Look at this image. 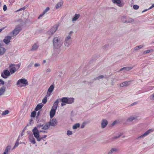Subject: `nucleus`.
Returning <instances> with one entry per match:
<instances>
[{
  "label": "nucleus",
  "instance_id": "nucleus-18",
  "mask_svg": "<svg viewBox=\"0 0 154 154\" xmlns=\"http://www.w3.org/2000/svg\"><path fill=\"white\" fill-rule=\"evenodd\" d=\"M2 46V45L0 44V55H3L6 51L5 49Z\"/></svg>",
  "mask_w": 154,
  "mask_h": 154
},
{
  "label": "nucleus",
  "instance_id": "nucleus-52",
  "mask_svg": "<svg viewBox=\"0 0 154 154\" xmlns=\"http://www.w3.org/2000/svg\"><path fill=\"white\" fill-rule=\"evenodd\" d=\"M137 46L138 47L139 49L142 48L143 47V46L142 45H140Z\"/></svg>",
  "mask_w": 154,
  "mask_h": 154
},
{
  "label": "nucleus",
  "instance_id": "nucleus-39",
  "mask_svg": "<svg viewBox=\"0 0 154 154\" xmlns=\"http://www.w3.org/2000/svg\"><path fill=\"white\" fill-rule=\"evenodd\" d=\"M139 6L137 5H134L133 6V8L134 9L137 10L139 8Z\"/></svg>",
  "mask_w": 154,
  "mask_h": 154
},
{
  "label": "nucleus",
  "instance_id": "nucleus-50",
  "mask_svg": "<svg viewBox=\"0 0 154 154\" xmlns=\"http://www.w3.org/2000/svg\"><path fill=\"white\" fill-rule=\"evenodd\" d=\"M47 135H44V136L43 137H39V139H41V140H42L43 139V138H45L46 137H47Z\"/></svg>",
  "mask_w": 154,
  "mask_h": 154
},
{
  "label": "nucleus",
  "instance_id": "nucleus-45",
  "mask_svg": "<svg viewBox=\"0 0 154 154\" xmlns=\"http://www.w3.org/2000/svg\"><path fill=\"white\" fill-rule=\"evenodd\" d=\"M40 66V64L39 63H35L34 65L35 67L36 68Z\"/></svg>",
  "mask_w": 154,
  "mask_h": 154
},
{
  "label": "nucleus",
  "instance_id": "nucleus-8",
  "mask_svg": "<svg viewBox=\"0 0 154 154\" xmlns=\"http://www.w3.org/2000/svg\"><path fill=\"white\" fill-rule=\"evenodd\" d=\"M22 84H25V85H28V82L26 79H21L19 80L17 82V85H19L20 87H22Z\"/></svg>",
  "mask_w": 154,
  "mask_h": 154
},
{
  "label": "nucleus",
  "instance_id": "nucleus-44",
  "mask_svg": "<svg viewBox=\"0 0 154 154\" xmlns=\"http://www.w3.org/2000/svg\"><path fill=\"white\" fill-rule=\"evenodd\" d=\"M109 45L108 44H106L103 47V48L104 49H107L109 48Z\"/></svg>",
  "mask_w": 154,
  "mask_h": 154
},
{
  "label": "nucleus",
  "instance_id": "nucleus-51",
  "mask_svg": "<svg viewBox=\"0 0 154 154\" xmlns=\"http://www.w3.org/2000/svg\"><path fill=\"white\" fill-rule=\"evenodd\" d=\"M33 65V63H30L28 66V68L31 67Z\"/></svg>",
  "mask_w": 154,
  "mask_h": 154
},
{
  "label": "nucleus",
  "instance_id": "nucleus-46",
  "mask_svg": "<svg viewBox=\"0 0 154 154\" xmlns=\"http://www.w3.org/2000/svg\"><path fill=\"white\" fill-rule=\"evenodd\" d=\"M51 92H48V91L47 93V94L45 97H47H47H49L51 95Z\"/></svg>",
  "mask_w": 154,
  "mask_h": 154
},
{
  "label": "nucleus",
  "instance_id": "nucleus-27",
  "mask_svg": "<svg viewBox=\"0 0 154 154\" xmlns=\"http://www.w3.org/2000/svg\"><path fill=\"white\" fill-rule=\"evenodd\" d=\"M5 91V88L2 87L0 88V96L3 94Z\"/></svg>",
  "mask_w": 154,
  "mask_h": 154
},
{
  "label": "nucleus",
  "instance_id": "nucleus-55",
  "mask_svg": "<svg viewBox=\"0 0 154 154\" xmlns=\"http://www.w3.org/2000/svg\"><path fill=\"white\" fill-rule=\"evenodd\" d=\"M51 69L49 68H48L46 70V72H51Z\"/></svg>",
  "mask_w": 154,
  "mask_h": 154
},
{
  "label": "nucleus",
  "instance_id": "nucleus-26",
  "mask_svg": "<svg viewBox=\"0 0 154 154\" xmlns=\"http://www.w3.org/2000/svg\"><path fill=\"white\" fill-rule=\"evenodd\" d=\"M63 2L61 1L58 3L55 6V8L57 9L60 8L63 5Z\"/></svg>",
  "mask_w": 154,
  "mask_h": 154
},
{
  "label": "nucleus",
  "instance_id": "nucleus-29",
  "mask_svg": "<svg viewBox=\"0 0 154 154\" xmlns=\"http://www.w3.org/2000/svg\"><path fill=\"white\" fill-rule=\"evenodd\" d=\"M80 16V15L79 14H76L72 19V21L73 22H74L76 21L79 17Z\"/></svg>",
  "mask_w": 154,
  "mask_h": 154
},
{
  "label": "nucleus",
  "instance_id": "nucleus-25",
  "mask_svg": "<svg viewBox=\"0 0 154 154\" xmlns=\"http://www.w3.org/2000/svg\"><path fill=\"white\" fill-rule=\"evenodd\" d=\"M29 140L33 144H35L36 143L35 139L32 135L29 136Z\"/></svg>",
  "mask_w": 154,
  "mask_h": 154
},
{
  "label": "nucleus",
  "instance_id": "nucleus-63",
  "mask_svg": "<svg viewBox=\"0 0 154 154\" xmlns=\"http://www.w3.org/2000/svg\"><path fill=\"white\" fill-rule=\"evenodd\" d=\"M148 10H149V9H146V10H144L143 11H142V13H143V12H145V11H147Z\"/></svg>",
  "mask_w": 154,
  "mask_h": 154
},
{
  "label": "nucleus",
  "instance_id": "nucleus-41",
  "mask_svg": "<svg viewBox=\"0 0 154 154\" xmlns=\"http://www.w3.org/2000/svg\"><path fill=\"white\" fill-rule=\"evenodd\" d=\"M133 50H134V52H135L139 50V49L138 47L137 46H136L135 47Z\"/></svg>",
  "mask_w": 154,
  "mask_h": 154
},
{
  "label": "nucleus",
  "instance_id": "nucleus-20",
  "mask_svg": "<svg viewBox=\"0 0 154 154\" xmlns=\"http://www.w3.org/2000/svg\"><path fill=\"white\" fill-rule=\"evenodd\" d=\"M49 9L50 8L49 7H47L46 8V9L42 13L39 15L38 18L39 19L41 17H42L46 12L49 11Z\"/></svg>",
  "mask_w": 154,
  "mask_h": 154
},
{
  "label": "nucleus",
  "instance_id": "nucleus-36",
  "mask_svg": "<svg viewBox=\"0 0 154 154\" xmlns=\"http://www.w3.org/2000/svg\"><path fill=\"white\" fill-rule=\"evenodd\" d=\"M36 115V112H35L34 111L32 112L31 114V117H35Z\"/></svg>",
  "mask_w": 154,
  "mask_h": 154
},
{
  "label": "nucleus",
  "instance_id": "nucleus-42",
  "mask_svg": "<svg viewBox=\"0 0 154 154\" xmlns=\"http://www.w3.org/2000/svg\"><path fill=\"white\" fill-rule=\"evenodd\" d=\"M151 52V50H146V51H144L143 52V53L144 54H147L148 53H149L150 52Z\"/></svg>",
  "mask_w": 154,
  "mask_h": 154
},
{
  "label": "nucleus",
  "instance_id": "nucleus-7",
  "mask_svg": "<svg viewBox=\"0 0 154 154\" xmlns=\"http://www.w3.org/2000/svg\"><path fill=\"white\" fill-rule=\"evenodd\" d=\"M50 126L48 122L45 125L42 124L37 125V127L39 129L41 128L42 129L45 130H47L49 128Z\"/></svg>",
  "mask_w": 154,
  "mask_h": 154
},
{
  "label": "nucleus",
  "instance_id": "nucleus-35",
  "mask_svg": "<svg viewBox=\"0 0 154 154\" xmlns=\"http://www.w3.org/2000/svg\"><path fill=\"white\" fill-rule=\"evenodd\" d=\"M80 127V124L79 123H77L74 125L72 127V128L73 129H77L78 128Z\"/></svg>",
  "mask_w": 154,
  "mask_h": 154
},
{
  "label": "nucleus",
  "instance_id": "nucleus-37",
  "mask_svg": "<svg viewBox=\"0 0 154 154\" xmlns=\"http://www.w3.org/2000/svg\"><path fill=\"white\" fill-rule=\"evenodd\" d=\"M9 113V111L8 110H6L4 111L2 114V116L5 115Z\"/></svg>",
  "mask_w": 154,
  "mask_h": 154
},
{
  "label": "nucleus",
  "instance_id": "nucleus-2",
  "mask_svg": "<svg viewBox=\"0 0 154 154\" xmlns=\"http://www.w3.org/2000/svg\"><path fill=\"white\" fill-rule=\"evenodd\" d=\"M72 33V31H70L68 35L66 37L64 42V45L65 47L68 48L71 44V34Z\"/></svg>",
  "mask_w": 154,
  "mask_h": 154
},
{
  "label": "nucleus",
  "instance_id": "nucleus-38",
  "mask_svg": "<svg viewBox=\"0 0 154 154\" xmlns=\"http://www.w3.org/2000/svg\"><path fill=\"white\" fill-rule=\"evenodd\" d=\"M47 97H45L42 100V102L44 103V104H45L46 102H47Z\"/></svg>",
  "mask_w": 154,
  "mask_h": 154
},
{
  "label": "nucleus",
  "instance_id": "nucleus-15",
  "mask_svg": "<svg viewBox=\"0 0 154 154\" xmlns=\"http://www.w3.org/2000/svg\"><path fill=\"white\" fill-rule=\"evenodd\" d=\"M15 66V65L13 64H11L10 66V67L11 68L10 72L11 74L14 73L17 70Z\"/></svg>",
  "mask_w": 154,
  "mask_h": 154
},
{
  "label": "nucleus",
  "instance_id": "nucleus-6",
  "mask_svg": "<svg viewBox=\"0 0 154 154\" xmlns=\"http://www.w3.org/2000/svg\"><path fill=\"white\" fill-rule=\"evenodd\" d=\"M59 26V25L56 24L54 25L48 31L47 33L49 35H53L56 31Z\"/></svg>",
  "mask_w": 154,
  "mask_h": 154
},
{
  "label": "nucleus",
  "instance_id": "nucleus-47",
  "mask_svg": "<svg viewBox=\"0 0 154 154\" xmlns=\"http://www.w3.org/2000/svg\"><path fill=\"white\" fill-rule=\"evenodd\" d=\"M121 136V134H119L118 135V136H115L114 137L112 138V139H116L117 138H119V137H120Z\"/></svg>",
  "mask_w": 154,
  "mask_h": 154
},
{
  "label": "nucleus",
  "instance_id": "nucleus-34",
  "mask_svg": "<svg viewBox=\"0 0 154 154\" xmlns=\"http://www.w3.org/2000/svg\"><path fill=\"white\" fill-rule=\"evenodd\" d=\"M104 78V76L103 75H99L98 76L94 78L93 79V81H95L96 80H99L100 79H102Z\"/></svg>",
  "mask_w": 154,
  "mask_h": 154
},
{
  "label": "nucleus",
  "instance_id": "nucleus-11",
  "mask_svg": "<svg viewBox=\"0 0 154 154\" xmlns=\"http://www.w3.org/2000/svg\"><path fill=\"white\" fill-rule=\"evenodd\" d=\"M136 116H131L126 121V123L130 124L134 120L137 119Z\"/></svg>",
  "mask_w": 154,
  "mask_h": 154
},
{
  "label": "nucleus",
  "instance_id": "nucleus-24",
  "mask_svg": "<svg viewBox=\"0 0 154 154\" xmlns=\"http://www.w3.org/2000/svg\"><path fill=\"white\" fill-rule=\"evenodd\" d=\"M56 113V110L51 109L50 112V117L52 118L55 115Z\"/></svg>",
  "mask_w": 154,
  "mask_h": 154
},
{
  "label": "nucleus",
  "instance_id": "nucleus-12",
  "mask_svg": "<svg viewBox=\"0 0 154 154\" xmlns=\"http://www.w3.org/2000/svg\"><path fill=\"white\" fill-rule=\"evenodd\" d=\"M153 130L152 129H149L146 131L143 134L138 137L137 139L138 140L140 138H144L147 135H148L150 132L153 131Z\"/></svg>",
  "mask_w": 154,
  "mask_h": 154
},
{
  "label": "nucleus",
  "instance_id": "nucleus-43",
  "mask_svg": "<svg viewBox=\"0 0 154 154\" xmlns=\"http://www.w3.org/2000/svg\"><path fill=\"white\" fill-rule=\"evenodd\" d=\"M150 99L153 100H154V93L151 95L149 97Z\"/></svg>",
  "mask_w": 154,
  "mask_h": 154
},
{
  "label": "nucleus",
  "instance_id": "nucleus-13",
  "mask_svg": "<svg viewBox=\"0 0 154 154\" xmlns=\"http://www.w3.org/2000/svg\"><path fill=\"white\" fill-rule=\"evenodd\" d=\"M11 36H7L5 37V38L3 40L4 42L7 45H8L10 42V40L12 38Z\"/></svg>",
  "mask_w": 154,
  "mask_h": 154
},
{
  "label": "nucleus",
  "instance_id": "nucleus-28",
  "mask_svg": "<svg viewBox=\"0 0 154 154\" xmlns=\"http://www.w3.org/2000/svg\"><path fill=\"white\" fill-rule=\"evenodd\" d=\"M38 45L36 44H35L32 46V49H31V51H35L38 49Z\"/></svg>",
  "mask_w": 154,
  "mask_h": 154
},
{
  "label": "nucleus",
  "instance_id": "nucleus-30",
  "mask_svg": "<svg viewBox=\"0 0 154 154\" xmlns=\"http://www.w3.org/2000/svg\"><path fill=\"white\" fill-rule=\"evenodd\" d=\"M43 106V105L42 104V103L38 104L36 107L35 110L36 111H38L39 110L42 108Z\"/></svg>",
  "mask_w": 154,
  "mask_h": 154
},
{
  "label": "nucleus",
  "instance_id": "nucleus-61",
  "mask_svg": "<svg viewBox=\"0 0 154 154\" xmlns=\"http://www.w3.org/2000/svg\"><path fill=\"white\" fill-rule=\"evenodd\" d=\"M40 111L38 112L37 113V116H38L40 115Z\"/></svg>",
  "mask_w": 154,
  "mask_h": 154
},
{
  "label": "nucleus",
  "instance_id": "nucleus-23",
  "mask_svg": "<svg viewBox=\"0 0 154 154\" xmlns=\"http://www.w3.org/2000/svg\"><path fill=\"white\" fill-rule=\"evenodd\" d=\"M11 147L10 146H8L6 148L5 151L3 154H8V152L10 151L11 149Z\"/></svg>",
  "mask_w": 154,
  "mask_h": 154
},
{
  "label": "nucleus",
  "instance_id": "nucleus-19",
  "mask_svg": "<svg viewBox=\"0 0 154 154\" xmlns=\"http://www.w3.org/2000/svg\"><path fill=\"white\" fill-rule=\"evenodd\" d=\"M112 2L114 3L117 4L118 5L119 7H122L123 6V4H121V0H112Z\"/></svg>",
  "mask_w": 154,
  "mask_h": 154
},
{
  "label": "nucleus",
  "instance_id": "nucleus-16",
  "mask_svg": "<svg viewBox=\"0 0 154 154\" xmlns=\"http://www.w3.org/2000/svg\"><path fill=\"white\" fill-rule=\"evenodd\" d=\"M131 82V81H126L120 83V86L121 87H123L125 86H128L130 85Z\"/></svg>",
  "mask_w": 154,
  "mask_h": 154
},
{
  "label": "nucleus",
  "instance_id": "nucleus-60",
  "mask_svg": "<svg viewBox=\"0 0 154 154\" xmlns=\"http://www.w3.org/2000/svg\"><path fill=\"white\" fill-rule=\"evenodd\" d=\"M84 127V125H82L81 126V128H83Z\"/></svg>",
  "mask_w": 154,
  "mask_h": 154
},
{
  "label": "nucleus",
  "instance_id": "nucleus-21",
  "mask_svg": "<svg viewBox=\"0 0 154 154\" xmlns=\"http://www.w3.org/2000/svg\"><path fill=\"white\" fill-rule=\"evenodd\" d=\"M118 151V149L115 148H112L108 151L106 154H112L113 152H117Z\"/></svg>",
  "mask_w": 154,
  "mask_h": 154
},
{
  "label": "nucleus",
  "instance_id": "nucleus-53",
  "mask_svg": "<svg viewBox=\"0 0 154 154\" xmlns=\"http://www.w3.org/2000/svg\"><path fill=\"white\" fill-rule=\"evenodd\" d=\"M39 131L40 132H42V133H45L47 132L45 130H40Z\"/></svg>",
  "mask_w": 154,
  "mask_h": 154
},
{
  "label": "nucleus",
  "instance_id": "nucleus-33",
  "mask_svg": "<svg viewBox=\"0 0 154 154\" xmlns=\"http://www.w3.org/2000/svg\"><path fill=\"white\" fill-rule=\"evenodd\" d=\"M54 88V86L52 85H51L50 86V87H49V88L48 90V92L51 93L53 91Z\"/></svg>",
  "mask_w": 154,
  "mask_h": 154
},
{
  "label": "nucleus",
  "instance_id": "nucleus-59",
  "mask_svg": "<svg viewBox=\"0 0 154 154\" xmlns=\"http://www.w3.org/2000/svg\"><path fill=\"white\" fill-rule=\"evenodd\" d=\"M116 123V122H114L112 124V125H115Z\"/></svg>",
  "mask_w": 154,
  "mask_h": 154
},
{
  "label": "nucleus",
  "instance_id": "nucleus-54",
  "mask_svg": "<svg viewBox=\"0 0 154 154\" xmlns=\"http://www.w3.org/2000/svg\"><path fill=\"white\" fill-rule=\"evenodd\" d=\"M154 7V4H153L152 6L148 9H150Z\"/></svg>",
  "mask_w": 154,
  "mask_h": 154
},
{
  "label": "nucleus",
  "instance_id": "nucleus-40",
  "mask_svg": "<svg viewBox=\"0 0 154 154\" xmlns=\"http://www.w3.org/2000/svg\"><path fill=\"white\" fill-rule=\"evenodd\" d=\"M72 131H69V130H68L67 131V134L68 135H72Z\"/></svg>",
  "mask_w": 154,
  "mask_h": 154
},
{
  "label": "nucleus",
  "instance_id": "nucleus-10",
  "mask_svg": "<svg viewBox=\"0 0 154 154\" xmlns=\"http://www.w3.org/2000/svg\"><path fill=\"white\" fill-rule=\"evenodd\" d=\"M10 75V73L9 71L5 70L1 74V76L4 79H6Z\"/></svg>",
  "mask_w": 154,
  "mask_h": 154
},
{
  "label": "nucleus",
  "instance_id": "nucleus-5",
  "mask_svg": "<svg viewBox=\"0 0 154 154\" xmlns=\"http://www.w3.org/2000/svg\"><path fill=\"white\" fill-rule=\"evenodd\" d=\"M60 100L63 103L71 104L74 102V99L72 97H63Z\"/></svg>",
  "mask_w": 154,
  "mask_h": 154
},
{
  "label": "nucleus",
  "instance_id": "nucleus-58",
  "mask_svg": "<svg viewBox=\"0 0 154 154\" xmlns=\"http://www.w3.org/2000/svg\"><path fill=\"white\" fill-rule=\"evenodd\" d=\"M15 66H17L18 67V69L20 67V65H19L17 64V65H15Z\"/></svg>",
  "mask_w": 154,
  "mask_h": 154
},
{
  "label": "nucleus",
  "instance_id": "nucleus-64",
  "mask_svg": "<svg viewBox=\"0 0 154 154\" xmlns=\"http://www.w3.org/2000/svg\"><path fill=\"white\" fill-rule=\"evenodd\" d=\"M18 144L17 145V143H16L15 145L14 146V148L16 147V146H18Z\"/></svg>",
  "mask_w": 154,
  "mask_h": 154
},
{
  "label": "nucleus",
  "instance_id": "nucleus-14",
  "mask_svg": "<svg viewBox=\"0 0 154 154\" xmlns=\"http://www.w3.org/2000/svg\"><path fill=\"white\" fill-rule=\"evenodd\" d=\"M108 124V122L105 119H103L101 122V127L102 128H105Z\"/></svg>",
  "mask_w": 154,
  "mask_h": 154
},
{
  "label": "nucleus",
  "instance_id": "nucleus-22",
  "mask_svg": "<svg viewBox=\"0 0 154 154\" xmlns=\"http://www.w3.org/2000/svg\"><path fill=\"white\" fill-rule=\"evenodd\" d=\"M11 147L10 146H8L6 148L5 151L3 154H8V152L10 151L11 149Z\"/></svg>",
  "mask_w": 154,
  "mask_h": 154
},
{
  "label": "nucleus",
  "instance_id": "nucleus-3",
  "mask_svg": "<svg viewBox=\"0 0 154 154\" xmlns=\"http://www.w3.org/2000/svg\"><path fill=\"white\" fill-rule=\"evenodd\" d=\"M38 128L37 127H35L32 130V132L33 133L34 137L37 139V140L38 141H41V139H39V131L38 130Z\"/></svg>",
  "mask_w": 154,
  "mask_h": 154
},
{
  "label": "nucleus",
  "instance_id": "nucleus-31",
  "mask_svg": "<svg viewBox=\"0 0 154 154\" xmlns=\"http://www.w3.org/2000/svg\"><path fill=\"white\" fill-rule=\"evenodd\" d=\"M134 21V19L130 18L126 19L125 21L124 22V23H131Z\"/></svg>",
  "mask_w": 154,
  "mask_h": 154
},
{
  "label": "nucleus",
  "instance_id": "nucleus-32",
  "mask_svg": "<svg viewBox=\"0 0 154 154\" xmlns=\"http://www.w3.org/2000/svg\"><path fill=\"white\" fill-rule=\"evenodd\" d=\"M133 66H128L124 67V70L125 71H128L133 68Z\"/></svg>",
  "mask_w": 154,
  "mask_h": 154
},
{
  "label": "nucleus",
  "instance_id": "nucleus-1",
  "mask_svg": "<svg viewBox=\"0 0 154 154\" xmlns=\"http://www.w3.org/2000/svg\"><path fill=\"white\" fill-rule=\"evenodd\" d=\"M53 42L54 47L56 48H58L62 45L63 41L61 37H56L54 38Z\"/></svg>",
  "mask_w": 154,
  "mask_h": 154
},
{
  "label": "nucleus",
  "instance_id": "nucleus-4",
  "mask_svg": "<svg viewBox=\"0 0 154 154\" xmlns=\"http://www.w3.org/2000/svg\"><path fill=\"white\" fill-rule=\"evenodd\" d=\"M21 30V26L19 25H18L15 27L14 29L9 34L12 36H15L19 33Z\"/></svg>",
  "mask_w": 154,
  "mask_h": 154
},
{
  "label": "nucleus",
  "instance_id": "nucleus-62",
  "mask_svg": "<svg viewBox=\"0 0 154 154\" xmlns=\"http://www.w3.org/2000/svg\"><path fill=\"white\" fill-rule=\"evenodd\" d=\"M122 70H124V67L123 68H122L121 69H120V70H119V71H122Z\"/></svg>",
  "mask_w": 154,
  "mask_h": 154
},
{
  "label": "nucleus",
  "instance_id": "nucleus-17",
  "mask_svg": "<svg viewBox=\"0 0 154 154\" xmlns=\"http://www.w3.org/2000/svg\"><path fill=\"white\" fill-rule=\"evenodd\" d=\"M59 101L58 99L54 103L52 107V109H55L56 110L57 108L58 105L59 103Z\"/></svg>",
  "mask_w": 154,
  "mask_h": 154
},
{
  "label": "nucleus",
  "instance_id": "nucleus-48",
  "mask_svg": "<svg viewBox=\"0 0 154 154\" xmlns=\"http://www.w3.org/2000/svg\"><path fill=\"white\" fill-rule=\"evenodd\" d=\"M7 7L5 5H4L3 7V10L4 11H5L7 10Z\"/></svg>",
  "mask_w": 154,
  "mask_h": 154
},
{
  "label": "nucleus",
  "instance_id": "nucleus-57",
  "mask_svg": "<svg viewBox=\"0 0 154 154\" xmlns=\"http://www.w3.org/2000/svg\"><path fill=\"white\" fill-rule=\"evenodd\" d=\"M22 10V8H21L19 9L18 10H17L16 11L17 12L19 11H21Z\"/></svg>",
  "mask_w": 154,
  "mask_h": 154
},
{
  "label": "nucleus",
  "instance_id": "nucleus-49",
  "mask_svg": "<svg viewBox=\"0 0 154 154\" xmlns=\"http://www.w3.org/2000/svg\"><path fill=\"white\" fill-rule=\"evenodd\" d=\"M5 83L4 82L2 79H0V84L3 85Z\"/></svg>",
  "mask_w": 154,
  "mask_h": 154
},
{
  "label": "nucleus",
  "instance_id": "nucleus-56",
  "mask_svg": "<svg viewBox=\"0 0 154 154\" xmlns=\"http://www.w3.org/2000/svg\"><path fill=\"white\" fill-rule=\"evenodd\" d=\"M66 105V103H61V106H65Z\"/></svg>",
  "mask_w": 154,
  "mask_h": 154
},
{
  "label": "nucleus",
  "instance_id": "nucleus-9",
  "mask_svg": "<svg viewBox=\"0 0 154 154\" xmlns=\"http://www.w3.org/2000/svg\"><path fill=\"white\" fill-rule=\"evenodd\" d=\"M50 126H55L57 125V122L56 119L54 118L48 122Z\"/></svg>",
  "mask_w": 154,
  "mask_h": 154
}]
</instances>
